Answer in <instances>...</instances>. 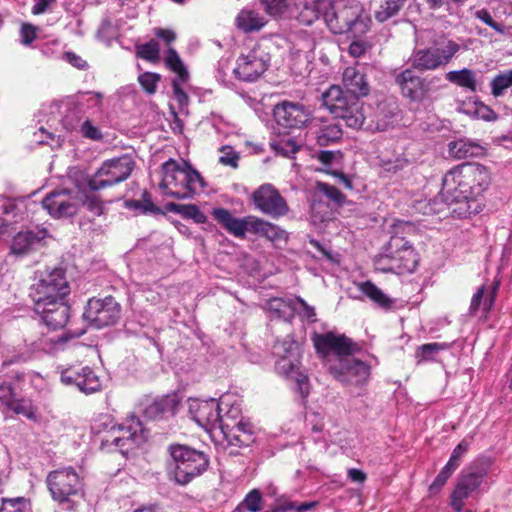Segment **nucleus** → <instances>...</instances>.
<instances>
[{"instance_id": "obj_17", "label": "nucleus", "mask_w": 512, "mask_h": 512, "mask_svg": "<svg viewBox=\"0 0 512 512\" xmlns=\"http://www.w3.org/2000/svg\"><path fill=\"white\" fill-rule=\"evenodd\" d=\"M69 291L65 271L61 268H55L35 285L32 293L33 301L39 297L43 300L64 299Z\"/></svg>"}, {"instance_id": "obj_44", "label": "nucleus", "mask_w": 512, "mask_h": 512, "mask_svg": "<svg viewBox=\"0 0 512 512\" xmlns=\"http://www.w3.org/2000/svg\"><path fill=\"white\" fill-rule=\"evenodd\" d=\"M159 52V44L154 39L150 40L147 43L136 46L137 57L152 63H156L159 61Z\"/></svg>"}, {"instance_id": "obj_19", "label": "nucleus", "mask_w": 512, "mask_h": 512, "mask_svg": "<svg viewBox=\"0 0 512 512\" xmlns=\"http://www.w3.org/2000/svg\"><path fill=\"white\" fill-rule=\"evenodd\" d=\"M398 113L395 102L383 100L376 104L372 112L365 118L364 128L372 133L385 132L392 128Z\"/></svg>"}, {"instance_id": "obj_60", "label": "nucleus", "mask_w": 512, "mask_h": 512, "mask_svg": "<svg viewBox=\"0 0 512 512\" xmlns=\"http://www.w3.org/2000/svg\"><path fill=\"white\" fill-rule=\"evenodd\" d=\"M374 267L376 271L382 273H393L391 258L389 257V252L385 250L384 253L378 255L374 259Z\"/></svg>"}, {"instance_id": "obj_49", "label": "nucleus", "mask_w": 512, "mask_h": 512, "mask_svg": "<svg viewBox=\"0 0 512 512\" xmlns=\"http://www.w3.org/2000/svg\"><path fill=\"white\" fill-rule=\"evenodd\" d=\"M130 206L141 209L143 213L164 214L161 208L153 203L151 194L146 190L142 193L141 199L132 200Z\"/></svg>"}, {"instance_id": "obj_39", "label": "nucleus", "mask_w": 512, "mask_h": 512, "mask_svg": "<svg viewBox=\"0 0 512 512\" xmlns=\"http://www.w3.org/2000/svg\"><path fill=\"white\" fill-rule=\"evenodd\" d=\"M343 136L339 124H328L322 126L316 133V142L319 146L325 147L337 143Z\"/></svg>"}, {"instance_id": "obj_26", "label": "nucleus", "mask_w": 512, "mask_h": 512, "mask_svg": "<svg viewBox=\"0 0 512 512\" xmlns=\"http://www.w3.org/2000/svg\"><path fill=\"white\" fill-rule=\"evenodd\" d=\"M220 431L230 446H249L254 441L252 425L242 419L230 423L229 417L226 418Z\"/></svg>"}, {"instance_id": "obj_9", "label": "nucleus", "mask_w": 512, "mask_h": 512, "mask_svg": "<svg viewBox=\"0 0 512 512\" xmlns=\"http://www.w3.org/2000/svg\"><path fill=\"white\" fill-rule=\"evenodd\" d=\"M415 226L406 221H397L391 228L389 249L396 252L403 273H412L418 266L419 255L412 245L405 239L406 235L414 233Z\"/></svg>"}, {"instance_id": "obj_15", "label": "nucleus", "mask_w": 512, "mask_h": 512, "mask_svg": "<svg viewBox=\"0 0 512 512\" xmlns=\"http://www.w3.org/2000/svg\"><path fill=\"white\" fill-rule=\"evenodd\" d=\"M34 310L41 316L44 324L53 330L65 327L70 317V307L64 299L35 298Z\"/></svg>"}, {"instance_id": "obj_16", "label": "nucleus", "mask_w": 512, "mask_h": 512, "mask_svg": "<svg viewBox=\"0 0 512 512\" xmlns=\"http://www.w3.org/2000/svg\"><path fill=\"white\" fill-rule=\"evenodd\" d=\"M273 114L279 126L289 129H301L312 119V114L305 105L290 101L278 103Z\"/></svg>"}, {"instance_id": "obj_33", "label": "nucleus", "mask_w": 512, "mask_h": 512, "mask_svg": "<svg viewBox=\"0 0 512 512\" xmlns=\"http://www.w3.org/2000/svg\"><path fill=\"white\" fill-rule=\"evenodd\" d=\"M211 214L230 234L237 238L245 237V217L241 219L236 218L225 208H214Z\"/></svg>"}, {"instance_id": "obj_36", "label": "nucleus", "mask_w": 512, "mask_h": 512, "mask_svg": "<svg viewBox=\"0 0 512 512\" xmlns=\"http://www.w3.org/2000/svg\"><path fill=\"white\" fill-rule=\"evenodd\" d=\"M331 8V0H314L307 2L301 8L297 21L301 25L311 26L322 15L325 16V11Z\"/></svg>"}, {"instance_id": "obj_22", "label": "nucleus", "mask_w": 512, "mask_h": 512, "mask_svg": "<svg viewBox=\"0 0 512 512\" xmlns=\"http://www.w3.org/2000/svg\"><path fill=\"white\" fill-rule=\"evenodd\" d=\"M395 81L401 93L413 101L422 100L429 90L428 83L415 71V68H406L399 73Z\"/></svg>"}, {"instance_id": "obj_48", "label": "nucleus", "mask_w": 512, "mask_h": 512, "mask_svg": "<svg viewBox=\"0 0 512 512\" xmlns=\"http://www.w3.org/2000/svg\"><path fill=\"white\" fill-rule=\"evenodd\" d=\"M446 349L445 344L441 343H427L420 346L416 351V358L418 362L433 360L440 351Z\"/></svg>"}, {"instance_id": "obj_25", "label": "nucleus", "mask_w": 512, "mask_h": 512, "mask_svg": "<svg viewBox=\"0 0 512 512\" xmlns=\"http://www.w3.org/2000/svg\"><path fill=\"white\" fill-rule=\"evenodd\" d=\"M342 84L348 96H354L358 99L368 96L371 90L367 74L363 68L358 66L345 68L342 74Z\"/></svg>"}, {"instance_id": "obj_20", "label": "nucleus", "mask_w": 512, "mask_h": 512, "mask_svg": "<svg viewBox=\"0 0 512 512\" xmlns=\"http://www.w3.org/2000/svg\"><path fill=\"white\" fill-rule=\"evenodd\" d=\"M61 381L75 385L81 392L94 393L101 388L98 376L89 366H71L61 372Z\"/></svg>"}, {"instance_id": "obj_29", "label": "nucleus", "mask_w": 512, "mask_h": 512, "mask_svg": "<svg viewBox=\"0 0 512 512\" xmlns=\"http://www.w3.org/2000/svg\"><path fill=\"white\" fill-rule=\"evenodd\" d=\"M448 61L444 49L430 47L416 50L411 57V66L419 71L433 70Z\"/></svg>"}, {"instance_id": "obj_51", "label": "nucleus", "mask_w": 512, "mask_h": 512, "mask_svg": "<svg viewBox=\"0 0 512 512\" xmlns=\"http://www.w3.org/2000/svg\"><path fill=\"white\" fill-rule=\"evenodd\" d=\"M262 236L272 242L287 241V232L278 225L265 221Z\"/></svg>"}, {"instance_id": "obj_21", "label": "nucleus", "mask_w": 512, "mask_h": 512, "mask_svg": "<svg viewBox=\"0 0 512 512\" xmlns=\"http://www.w3.org/2000/svg\"><path fill=\"white\" fill-rule=\"evenodd\" d=\"M286 354L281 356L276 362V370L279 374L295 379L299 389L303 392V385H306L308 378L300 372V351L296 342L291 341L288 348L285 349ZM304 396L308 391L302 393Z\"/></svg>"}, {"instance_id": "obj_53", "label": "nucleus", "mask_w": 512, "mask_h": 512, "mask_svg": "<svg viewBox=\"0 0 512 512\" xmlns=\"http://www.w3.org/2000/svg\"><path fill=\"white\" fill-rule=\"evenodd\" d=\"M260 3L264 7L267 14L272 17H279L288 8L287 0H260Z\"/></svg>"}, {"instance_id": "obj_4", "label": "nucleus", "mask_w": 512, "mask_h": 512, "mask_svg": "<svg viewBox=\"0 0 512 512\" xmlns=\"http://www.w3.org/2000/svg\"><path fill=\"white\" fill-rule=\"evenodd\" d=\"M323 105L336 118L342 119L352 129H363L366 123L364 102L357 97L348 96L338 85H331L322 94Z\"/></svg>"}, {"instance_id": "obj_58", "label": "nucleus", "mask_w": 512, "mask_h": 512, "mask_svg": "<svg viewBox=\"0 0 512 512\" xmlns=\"http://www.w3.org/2000/svg\"><path fill=\"white\" fill-rule=\"evenodd\" d=\"M265 221L266 220L256 217V216H246L245 217V234L247 232H250L252 234L262 236Z\"/></svg>"}, {"instance_id": "obj_3", "label": "nucleus", "mask_w": 512, "mask_h": 512, "mask_svg": "<svg viewBox=\"0 0 512 512\" xmlns=\"http://www.w3.org/2000/svg\"><path fill=\"white\" fill-rule=\"evenodd\" d=\"M46 484L52 500L66 509H75L77 499L84 496L83 478L71 466L49 472Z\"/></svg>"}, {"instance_id": "obj_13", "label": "nucleus", "mask_w": 512, "mask_h": 512, "mask_svg": "<svg viewBox=\"0 0 512 512\" xmlns=\"http://www.w3.org/2000/svg\"><path fill=\"white\" fill-rule=\"evenodd\" d=\"M329 374L343 385H364L370 376V366L358 359L339 358L328 367Z\"/></svg>"}, {"instance_id": "obj_6", "label": "nucleus", "mask_w": 512, "mask_h": 512, "mask_svg": "<svg viewBox=\"0 0 512 512\" xmlns=\"http://www.w3.org/2000/svg\"><path fill=\"white\" fill-rule=\"evenodd\" d=\"M147 440L138 419L132 418L123 424H114L105 432L101 439V450L104 452H120L123 455L134 451Z\"/></svg>"}, {"instance_id": "obj_11", "label": "nucleus", "mask_w": 512, "mask_h": 512, "mask_svg": "<svg viewBox=\"0 0 512 512\" xmlns=\"http://www.w3.org/2000/svg\"><path fill=\"white\" fill-rule=\"evenodd\" d=\"M250 199L254 208L261 213L279 219L289 212V205L279 190L270 183H264L253 191Z\"/></svg>"}, {"instance_id": "obj_45", "label": "nucleus", "mask_w": 512, "mask_h": 512, "mask_svg": "<svg viewBox=\"0 0 512 512\" xmlns=\"http://www.w3.org/2000/svg\"><path fill=\"white\" fill-rule=\"evenodd\" d=\"M450 82L467 88L471 91L476 90V80L474 73L468 69L450 72Z\"/></svg>"}, {"instance_id": "obj_61", "label": "nucleus", "mask_w": 512, "mask_h": 512, "mask_svg": "<svg viewBox=\"0 0 512 512\" xmlns=\"http://www.w3.org/2000/svg\"><path fill=\"white\" fill-rule=\"evenodd\" d=\"M408 165V161L404 158H396L394 160H382L381 167L388 173H396L403 170Z\"/></svg>"}, {"instance_id": "obj_18", "label": "nucleus", "mask_w": 512, "mask_h": 512, "mask_svg": "<svg viewBox=\"0 0 512 512\" xmlns=\"http://www.w3.org/2000/svg\"><path fill=\"white\" fill-rule=\"evenodd\" d=\"M75 192L62 189L50 192L42 200V206L54 218L72 217L77 214Z\"/></svg>"}, {"instance_id": "obj_32", "label": "nucleus", "mask_w": 512, "mask_h": 512, "mask_svg": "<svg viewBox=\"0 0 512 512\" xmlns=\"http://www.w3.org/2000/svg\"><path fill=\"white\" fill-rule=\"evenodd\" d=\"M498 287L499 281L493 283L491 286L487 284L481 285L472 296L469 307L470 313L474 315L479 309L488 313L494 304Z\"/></svg>"}, {"instance_id": "obj_40", "label": "nucleus", "mask_w": 512, "mask_h": 512, "mask_svg": "<svg viewBox=\"0 0 512 512\" xmlns=\"http://www.w3.org/2000/svg\"><path fill=\"white\" fill-rule=\"evenodd\" d=\"M406 0H383L378 10L375 11L374 17L378 22H385L392 18L404 6Z\"/></svg>"}, {"instance_id": "obj_63", "label": "nucleus", "mask_w": 512, "mask_h": 512, "mask_svg": "<svg viewBox=\"0 0 512 512\" xmlns=\"http://www.w3.org/2000/svg\"><path fill=\"white\" fill-rule=\"evenodd\" d=\"M181 80H179V78H175L172 80V89H173V94H174V97L175 99L177 100V102L181 105H184V104H187L188 103V95L186 94V92L183 90V88L181 87Z\"/></svg>"}, {"instance_id": "obj_27", "label": "nucleus", "mask_w": 512, "mask_h": 512, "mask_svg": "<svg viewBox=\"0 0 512 512\" xmlns=\"http://www.w3.org/2000/svg\"><path fill=\"white\" fill-rule=\"evenodd\" d=\"M181 398L177 393H170L154 399L144 409V416L150 420H162L173 417L180 405Z\"/></svg>"}, {"instance_id": "obj_8", "label": "nucleus", "mask_w": 512, "mask_h": 512, "mask_svg": "<svg viewBox=\"0 0 512 512\" xmlns=\"http://www.w3.org/2000/svg\"><path fill=\"white\" fill-rule=\"evenodd\" d=\"M134 161L129 156L106 160L93 175H87L88 185L93 190H102L126 181L133 169Z\"/></svg>"}, {"instance_id": "obj_50", "label": "nucleus", "mask_w": 512, "mask_h": 512, "mask_svg": "<svg viewBox=\"0 0 512 512\" xmlns=\"http://www.w3.org/2000/svg\"><path fill=\"white\" fill-rule=\"evenodd\" d=\"M180 215L185 219H192L198 224L207 222V216L195 204H182Z\"/></svg>"}, {"instance_id": "obj_56", "label": "nucleus", "mask_w": 512, "mask_h": 512, "mask_svg": "<svg viewBox=\"0 0 512 512\" xmlns=\"http://www.w3.org/2000/svg\"><path fill=\"white\" fill-rule=\"evenodd\" d=\"M221 156L219 158V162L222 165L230 166L234 169L238 167V161L240 159L239 154L233 149V147L226 145L222 146L220 149Z\"/></svg>"}, {"instance_id": "obj_43", "label": "nucleus", "mask_w": 512, "mask_h": 512, "mask_svg": "<svg viewBox=\"0 0 512 512\" xmlns=\"http://www.w3.org/2000/svg\"><path fill=\"white\" fill-rule=\"evenodd\" d=\"M0 512H32L31 501L26 497L1 498Z\"/></svg>"}, {"instance_id": "obj_64", "label": "nucleus", "mask_w": 512, "mask_h": 512, "mask_svg": "<svg viewBox=\"0 0 512 512\" xmlns=\"http://www.w3.org/2000/svg\"><path fill=\"white\" fill-rule=\"evenodd\" d=\"M154 35L162 39L166 44H171L176 39V33L171 29L154 28Z\"/></svg>"}, {"instance_id": "obj_35", "label": "nucleus", "mask_w": 512, "mask_h": 512, "mask_svg": "<svg viewBox=\"0 0 512 512\" xmlns=\"http://www.w3.org/2000/svg\"><path fill=\"white\" fill-rule=\"evenodd\" d=\"M41 238L33 231H20L13 236L10 245V253L15 256H26L35 246L40 244Z\"/></svg>"}, {"instance_id": "obj_34", "label": "nucleus", "mask_w": 512, "mask_h": 512, "mask_svg": "<svg viewBox=\"0 0 512 512\" xmlns=\"http://www.w3.org/2000/svg\"><path fill=\"white\" fill-rule=\"evenodd\" d=\"M211 214L230 234L237 238L245 237V217L241 219L236 218L225 208H214Z\"/></svg>"}, {"instance_id": "obj_62", "label": "nucleus", "mask_w": 512, "mask_h": 512, "mask_svg": "<svg viewBox=\"0 0 512 512\" xmlns=\"http://www.w3.org/2000/svg\"><path fill=\"white\" fill-rule=\"evenodd\" d=\"M80 131L85 138H88L91 140L98 141L103 138L101 131L98 129V127L94 126L90 120H86L81 125Z\"/></svg>"}, {"instance_id": "obj_7", "label": "nucleus", "mask_w": 512, "mask_h": 512, "mask_svg": "<svg viewBox=\"0 0 512 512\" xmlns=\"http://www.w3.org/2000/svg\"><path fill=\"white\" fill-rule=\"evenodd\" d=\"M324 21L333 34L352 32L356 35L366 30L359 5L339 4L331 0V8L325 11Z\"/></svg>"}, {"instance_id": "obj_1", "label": "nucleus", "mask_w": 512, "mask_h": 512, "mask_svg": "<svg viewBox=\"0 0 512 512\" xmlns=\"http://www.w3.org/2000/svg\"><path fill=\"white\" fill-rule=\"evenodd\" d=\"M454 187L450 191V213L468 218L479 213L483 204L480 197L491 184L488 169L478 163H463L450 170Z\"/></svg>"}, {"instance_id": "obj_57", "label": "nucleus", "mask_w": 512, "mask_h": 512, "mask_svg": "<svg viewBox=\"0 0 512 512\" xmlns=\"http://www.w3.org/2000/svg\"><path fill=\"white\" fill-rule=\"evenodd\" d=\"M474 15L477 19L481 20L483 23H485L486 25H488L489 27L494 29L499 34L506 33V28L503 25L495 22L488 10H486V9L477 10Z\"/></svg>"}, {"instance_id": "obj_14", "label": "nucleus", "mask_w": 512, "mask_h": 512, "mask_svg": "<svg viewBox=\"0 0 512 512\" xmlns=\"http://www.w3.org/2000/svg\"><path fill=\"white\" fill-rule=\"evenodd\" d=\"M313 344L318 354L327 356L331 352L339 358L354 355L360 352L361 347L345 335H336L333 332L315 334Z\"/></svg>"}, {"instance_id": "obj_37", "label": "nucleus", "mask_w": 512, "mask_h": 512, "mask_svg": "<svg viewBox=\"0 0 512 512\" xmlns=\"http://www.w3.org/2000/svg\"><path fill=\"white\" fill-rule=\"evenodd\" d=\"M484 154V148L469 140H459L450 143V157L463 159L478 157Z\"/></svg>"}, {"instance_id": "obj_42", "label": "nucleus", "mask_w": 512, "mask_h": 512, "mask_svg": "<svg viewBox=\"0 0 512 512\" xmlns=\"http://www.w3.org/2000/svg\"><path fill=\"white\" fill-rule=\"evenodd\" d=\"M165 63L167 68L177 74L176 78H179L181 82L185 83L188 81L189 73L174 48L171 47L168 49Z\"/></svg>"}, {"instance_id": "obj_47", "label": "nucleus", "mask_w": 512, "mask_h": 512, "mask_svg": "<svg viewBox=\"0 0 512 512\" xmlns=\"http://www.w3.org/2000/svg\"><path fill=\"white\" fill-rule=\"evenodd\" d=\"M272 149L284 157H292L300 150V145L293 138L280 139L271 144Z\"/></svg>"}, {"instance_id": "obj_10", "label": "nucleus", "mask_w": 512, "mask_h": 512, "mask_svg": "<svg viewBox=\"0 0 512 512\" xmlns=\"http://www.w3.org/2000/svg\"><path fill=\"white\" fill-rule=\"evenodd\" d=\"M121 306L112 296L91 298L85 307L83 318L91 326L101 329L114 325L120 318Z\"/></svg>"}, {"instance_id": "obj_46", "label": "nucleus", "mask_w": 512, "mask_h": 512, "mask_svg": "<svg viewBox=\"0 0 512 512\" xmlns=\"http://www.w3.org/2000/svg\"><path fill=\"white\" fill-rule=\"evenodd\" d=\"M316 188L338 206H342L346 201V196L336 186L325 182H317Z\"/></svg>"}, {"instance_id": "obj_59", "label": "nucleus", "mask_w": 512, "mask_h": 512, "mask_svg": "<svg viewBox=\"0 0 512 512\" xmlns=\"http://www.w3.org/2000/svg\"><path fill=\"white\" fill-rule=\"evenodd\" d=\"M38 28L31 23H23L20 28L21 43L30 45L37 37Z\"/></svg>"}, {"instance_id": "obj_24", "label": "nucleus", "mask_w": 512, "mask_h": 512, "mask_svg": "<svg viewBox=\"0 0 512 512\" xmlns=\"http://www.w3.org/2000/svg\"><path fill=\"white\" fill-rule=\"evenodd\" d=\"M267 68V62L259 57L255 51H250L247 55H241L237 59L234 74L238 79L252 82L258 79Z\"/></svg>"}, {"instance_id": "obj_52", "label": "nucleus", "mask_w": 512, "mask_h": 512, "mask_svg": "<svg viewBox=\"0 0 512 512\" xmlns=\"http://www.w3.org/2000/svg\"><path fill=\"white\" fill-rule=\"evenodd\" d=\"M471 445V440L465 438L453 449L450 456V472L459 467L464 455L468 452Z\"/></svg>"}, {"instance_id": "obj_2", "label": "nucleus", "mask_w": 512, "mask_h": 512, "mask_svg": "<svg viewBox=\"0 0 512 512\" xmlns=\"http://www.w3.org/2000/svg\"><path fill=\"white\" fill-rule=\"evenodd\" d=\"M162 172L159 187L165 196L178 200L190 199L205 186L203 177L187 162L180 166L171 158L162 164Z\"/></svg>"}, {"instance_id": "obj_30", "label": "nucleus", "mask_w": 512, "mask_h": 512, "mask_svg": "<svg viewBox=\"0 0 512 512\" xmlns=\"http://www.w3.org/2000/svg\"><path fill=\"white\" fill-rule=\"evenodd\" d=\"M481 476L476 473H463L458 479L453 492L451 505L456 512L462 511V500L480 485Z\"/></svg>"}, {"instance_id": "obj_41", "label": "nucleus", "mask_w": 512, "mask_h": 512, "mask_svg": "<svg viewBox=\"0 0 512 512\" xmlns=\"http://www.w3.org/2000/svg\"><path fill=\"white\" fill-rule=\"evenodd\" d=\"M459 111L470 116L481 118L486 121H494L497 119L496 113L488 106L482 103L478 104L469 101L467 104H464V106H460Z\"/></svg>"}, {"instance_id": "obj_28", "label": "nucleus", "mask_w": 512, "mask_h": 512, "mask_svg": "<svg viewBox=\"0 0 512 512\" xmlns=\"http://www.w3.org/2000/svg\"><path fill=\"white\" fill-rule=\"evenodd\" d=\"M77 199V211L80 207H84L93 216H101L104 213V203L101 197L97 194L99 190H93L88 185V178L84 177L77 180L75 183Z\"/></svg>"}, {"instance_id": "obj_38", "label": "nucleus", "mask_w": 512, "mask_h": 512, "mask_svg": "<svg viewBox=\"0 0 512 512\" xmlns=\"http://www.w3.org/2000/svg\"><path fill=\"white\" fill-rule=\"evenodd\" d=\"M359 290L370 300L378 304L382 308H390L392 300L372 281L367 280L358 285Z\"/></svg>"}, {"instance_id": "obj_54", "label": "nucleus", "mask_w": 512, "mask_h": 512, "mask_svg": "<svg viewBox=\"0 0 512 512\" xmlns=\"http://www.w3.org/2000/svg\"><path fill=\"white\" fill-rule=\"evenodd\" d=\"M160 79L161 76L153 72H145L138 77L139 84L148 94H154L156 92L157 83Z\"/></svg>"}, {"instance_id": "obj_55", "label": "nucleus", "mask_w": 512, "mask_h": 512, "mask_svg": "<svg viewBox=\"0 0 512 512\" xmlns=\"http://www.w3.org/2000/svg\"><path fill=\"white\" fill-rule=\"evenodd\" d=\"M261 503L262 495L258 490L254 489L246 495L239 508L244 507L250 512H258L262 508Z\"/></svg>"}, {"instance_id": "obj_23", "label": "nucleus", "mask_w": 512, "mask_h": 512, "mask_svg": "<svg viewBox=\"0 0 512 512\" xmlns=\"http://www.w3.org/2000/svg\"><path fill=\"white\" fill-rule=\"evenodd\" d=\"M228 406L223 399H220L219 402L214 399L201 401L197 403L194 419L201 426H210L212 429L219 428L221 430L225 421V418H221V413Z\"/></svg>"}, {"instance_id": "obj_12", "label": "nucleus", "mask_w": 512, "mask_h": 512, "mask_svg": "<svg viewBox=\"0 0 512 512\" xmlns=\"http://www.w3.org/2000/svg\"><path fill=\"white\" fill-rule=\"evenodd\" d=\"M21 387H17L12 382H2L0 384V409L3 412H13L21 415L30 421H38V409L32 401L21 395Z\"/></svg>"}, {"instance_id": "obj_5", "label": "nucleus", "mask_w": 512, "mask_h": 512, "mask_svg": "<svg viewBox=\"0 0 512 512\" xmlns=\"http://www.w3.org/2000/svg\"><path fill=\"white\" fill-rule=\"evenodd\" d=\"M169 450L175 463L174 478L180 485L190 483L206 472L209 467V455L204 451L184 444L171 445Z\"/></svg>"}, {"instance_id": "obj_31", "label": "nucleus", "mask_w": 512, "mask_h": 512, "mask_svg": "<svg viewBox=\"0 0 512 512\" xmlns=\"http://www.w3.org/2000/svg\"><path fill=\"white\" fill-rule=\"evenodd\" d=\"M268 23L267 19L258 11L244 8L235 17V26L245 34L260 31Z\"/></svg>"}]
</instances>
